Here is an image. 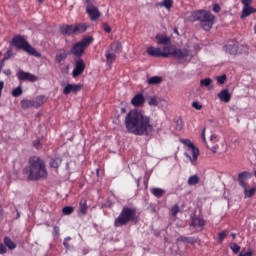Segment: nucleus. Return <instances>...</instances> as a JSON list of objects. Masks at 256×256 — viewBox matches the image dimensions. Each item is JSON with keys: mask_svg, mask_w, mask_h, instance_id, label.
<instances>
[{"mask_svg": "<svg viewBox=\"0 0 256 256\" xmlns=\"http://www.w3.org/2000/svg\"><path fill=\"white\" fill-rule=\"evenodd\" d=\"M128 133L137 136H148L154 127L151 118L139 110H131L124 121Z\"/></svg>", "mask_w": 256, "mask_h": 256, "instance_id": "f257e3e1", "label": "nucleus"}, {"mask_svg": "<svg viewBox=\"0 0 256 256\" xmlns=\"http://www.w3.org/2000/svg\"><path fill=\"white\" fill-rule=\"evenodd\" d=\"M23 175H27L28 181H39L48 176L45 162L38 156L30 157V165L22 170Z\"/></svg>", "mask_w": 256, "mask_h": 256, "instance_id": "f03ea898", "label": "nucleus"}, {"mask_svg": "<svg viewBox=\"0 0 256 256\" xmlns=\"http://www.w3.org/2000/svg\"><path fill=\"white\" fill-rule=\"evenodd\" d=\"M11 46L17 50H22L30 56L41 58V53L37 51L23 35L16 34L12 37Z\"/></svg>", "mask_w": 256, "mask_h": 256, "instance_id": "7ed1b4c3", "label": "nucleus"}, {"mask_svg": "<svg viewBox=\"0 0 256 256\" xmlns=\"http://www.w3.org/2000/svg\"><path fill=\"white\" fill-rule=\"evenodd\" d=\"M138 220L137 208L125 206L122 208L120 214L114 220V227L119 228L126 226L129 222Z\"/></svg>", "mask_w": 256, "mask_h": 256, "instance_id": "20e7f679", "label": "nucleus"}, {"mask_svg": "<svg viewBox=\"0 0 256 256\" xmlns=\"http://www.w3.org/2000/svg\"><path fill=\"white\" fill-rule=\"evenodd\" d=\"M191 19L193 22L199 21L200 26L204 31H210L215 24V16L211 14L209 11L199 10L195 11L191 15Z\"/></svg>", "mask_w": 256, "mask_h": 256, "instance_id": "39448f33", "label": "nucleus"}, {"mask_svg": "<svg viewBox=\"0 0 256 256\" xmlns=\"http://www.w3.org/2000/svg\"><path fill=\"white\" fill-rule=\"evenodd\" d=\"M93 43V36H86L83 37L80 41L76 42L73 47L71 48V54L77 58L81 59L85 50Z\"/></svg>", "mask_w": 256, "mask_h": 256, "instance_id": "423d86ee", "label": "nucleus"}, {"mask_svg": "<svg viewBox=\"0 0 256 256\" xmlns=\"http://www.w3.org/2000/svg\"><path fill=\"white\" fill-rule=\"evenodd\" d=\"M146 53L150 57H154V58H169L170 47L164 46L161 49L160 47L149 46L146 48Z\"/></svg>", "mask_w": 256, "mask_h": 256, "instance_id": "0eeeda50", "label": "nucleus"}, {"mask_svg": "<svg viewBox=\"0 0 256 256\" xmlns=\"http://www.w3.org/2000/svg\"><path fill=\"white\" fill-rule=\"evenodd\" d=\"M46 101L45 96H38L35 99L28 100V99H23L20 101V107L23 110L29 109V108H39L41 105L44 104Z\"/></svg>", "mask_w": 256, "mask_h": 256, "instance_id": "6e6552de", "label": "nucleus"}, {"mask_svg": "<svg viewBox=\"0 0 256 256\" xmlns=\"http://www.w3.org/2000/svg\"><path fill=\"white\" fill-rule=\"evenodd\" d=\"M183 143L190 149L192 157L188 153H186V156L191 161V164L193 166H195L197 158H198V155H199V149L195 148V146H194V144H193V142L191 140H183Z\"/></svg>", "mask_w": 256, "mask_h": 256, "instance_id": "1a4fd4ad", "label": "nucleus"}, {"mask_svg": "<svg viewBox=\"0 0 256 256\" xmlns=\"http://www.w3.org/2000/svg\"><path fill=\"white\" fill-rule=\"evenodd\" d=\"M18 81H30V83H36L38 77L30 72H25L24 70H19L16 73Z\"/></svg>", "mask_w": 256, "mask_h": 256, "instance_id": "9d476101", "label": "nucleus"}, {"mask_svg": "<svg viewBox=\"0 0 256 256\" xmlns=\"http://www.w3.org/2000/svg\"><path fill=\"white\" fill-rule=\"evenodd\" d=\"M156 39V43L158 45H162L164 47H168L171 45V38L167 36L165 33H158L154 37Z\"/></svg>", "mask_w": 256, "mask_h": 256, "instance_id": "9b49d317", "label": "nucleus"}, {"mask_svg": "<svg viewBox=\"0 0 256 256\" xmlns=\"http://www.w3.org/2000/svg\"><path fill=\"white\" fill-rule=\"evenodd\" d=\"M85 70V63L82 59H76L75 60V67H74V70H73V77H79L80 75L83 74Z\"/></svg>", "mask_w": 256, "mask_h": 256, "instance_id": "f8f14e48", "label": "nucleus"}, {"mask_svg": "<svg viewBox=\"0 0 256 256\" xmlns=\"http://www.w3.org/2000/svg\"><path fill=\"white\" fill-rule=\"evenodd\" d=\"M252 178V173L249 171H242L238 174V184L241 188H246L247 180Z\"/></svg>", "mask_w": 256, "mask_h": 256, "instance_id": "ddd939ff", "label": "nucleus"}, {"mask_svg": "<svg viewBox=\"0 0 256 256\" xmlns=\"http://www.w3.org/2000/svg\"><path fill=\"white\" fill-rule=\"evenodd\" d=\"M82 88V84H67L63 90L64 95H69L71 92L76 94Z\"/></svg>", "mask_w": 256, "mask_h": 256, "instance_id": "4468645a", "label": "nucleus"}, {"mask_svg": "<svg viewBox=\"0 0 256 256\" xmlns=\"http://www.w3.org/2000/svg\"><path fill=\"white\" fill-rule=\"evenodd\" d=\"M60 33L64 36L75 35L73 24H63L60 26Z\"/></svg>", "mask_w": 256, "mask_h": 256, "instance_id": "2eb2a0df", "label": "nucleus"}, {"mask_svg": "<svg viewBox=\"0 0 256 256\" xmlns=\"http://www.w3.org/2000/svg\"><path fill=\"white\" fill-rule=\"evenodd\" d=\"M86 13L89 15L91 21H97L99 17H101V13H99V9L97 7H92L86 9Z\"/></svg>", "mask_w": 256, "mask_h": 256, "instance_id": "dca6fc26", "label": "nucleus"}, {"mask_svg": "<svg viewBox=\"0 0 256 256\" xmlns=\"http://www.w3.org/2000/svg\"><path fill=\"white\" fill-rule=\"evenodd\" d=\"M192 227L194 228H200L201 230L205 226V220L201 218L200 216H194L191 218V224Z\"/></svg>", "mask_w": 256, "mask_h": 256, "instance_id": "f3484780", "label": "nucleus"}, {"mask_svg": "<svg viewBox=\"0 0 256 256\" xmlns=\"http://www.w3.org/2000/svg\"><path fill=\"white\" fill-rule=\"evenodd\" d=\"M145 103V97L143 94L138 93L131 99V104L135 107H140Z\"/></svg>", "mask_w": 256, "mask_h": 256, "instance_id": "a211bd4d", "label": "nucleus"}, {"mask_svg": "<svg viewBox=\"0 0 256 256\" xmlns=\"http://www.w3.org/2000/svg\"><path fill=\"white\" fill-rule=\"evenodd\" d=\"M173 55L177 60H184L189 57V50L188 49H178L176 50Z\"/></svg>", "mask_w": 256, "mask_h": 256, "instance_id": "6ab92c4d", "label": "nucleus"}, {"mask_svg": "<svg viewBox=\"0 0 256 256\" xmlns=\"http://www.w3.org/2000/svg\"><path fill=\"white\" fill-rule=\"evenodd\" d=\"M87 28H88L87 24H83V23L73 24L74 35L85 33Z\"/></svg>", "mask_w": 256, "mask_h": 256, "instance_id": "aec40b11", "label": "nucleus"}, {"mask_svg": "<svg viewBox=\"0 0 256 256\" xmlns=\"http://www.w3.org/2000/svg\"><path fill=\"white\" fill-rule=\"evenodd\" d=\"M123 50V45L120 41H114L110 44V51L115 54H120Z\"/></svg>", "mask_w": 256, "mask_h": 256, "instance_id": "412c9836", "label": "nucleus"}, {"mask_svg": "<svg viewBox=\"0 0 256 256\" xmlns=\"http://www.w3.org/2000/svg\"><path fill=\"white\" fill-rule=\"evenodd\" d=\"M218 98L225 102V103H228L231 101V98H232V95L231 93L229 92V90L227 89H224L222 90L219 94H218Z\"/></svg>", "mask_w": 256, "mask_h": 256, "instance_id": "4be33fe9", "label": "nucleus"}, {"mask_svg": "<svg viewBox=\"0 0 256 256\" xmlns=\"http://www.w3.org/2000/svg\"><path fill=\"white\" fill-rule=\"evenodd\" d=\"M256 13V9L251 6L243 7L241 19L249 17L251 14Z\"/></svg>", "mask_w": 256, "mask_h": 256, "instance_id": "5701e85b", "label": "nucleus"}, {"mask_svg": "<svg viewBox=\"0 0 256 256\" xmlns=\"http://www.w3.org/2000/svg\"><path fill=\"white\" fill-rule=\"evenodd\" d=\"M225 48H226V53L229 55H237L238 54V51H239L238 45L229 44V45H226Z\"/></svg>", "mask_w": 256, "mask_h": 256, "instance_id": "b1692460", "label": "nucleus"}, {"mask_svg": "<svg viewBox=\"0 0 256 256\" xmlns=\"http://www.w3.org/2000/svg\"><path fill=\"white\" fill-rule=\"evenodd\" d=\"M150 193H152L154 197H157L158 199H160L165 195L166 191L162 188H152L150 189Z\"/></svg>", "mask_w": 256, "mask_h": 256, "instance_id": "393cba45", "label": "nucleus"}, {"mask_svg": "<svg viewBox=\"0 0 256 256\" xmlns=\"http://www.w3.org/2000/svg\"><path fill=\"white\" fill-rule=\"evenodd\" d=\"M3 243L9 250H14L17 248V245L12 241L10 237H4Z\"/></svg>", "mask_w": 256, "mask_h": 256, "instance_id": "a878e982", "label": "nucleus"}, {"mask_svg": "<svg viewBox=\"0 0 256 256\" xmlns=\"http://www.w3.org/2000/svg\"><path fill=\"white\" fill-rule=\"evenodd\" d=\"M163 79L160 76H152L147 79L148 85H160L162 83Z\"/></svg>", "mask_w": 256, "mask_h": 256, "instance_id": "bb28decb", "label": "nucleus"}, {"mask_svg": "<svg viewBox=\"0 0 256 256\" xmlns=\"http://www.w3.org/2000/svg\"><path fill=\"white\" fill-rule=\"evenodd\" d=\"M87 210H88L87 201L86 200H81L79 202V214L84 216V215H86Z\"/></svg>", "mask_w": 256, "mask_h": 256, "instance_id": "cd10ccee", "label": "nucleus"}, {"mask_svg": "<svg viewBox=\"0 0 256 256\" xmlns=\"http://www.w3.org/2000/svg\"><path fill=\"white\" fill-rule=\"evenodd\" d=\"M173 4H174L173 0H164V1L156 4V6L164 7L167 10H170L173 7Z\"/></svg>", "mask_w": 256, "mask_h": 256, "instance_id": "c85d7f7f", "label": "nucleus"}, {"mask_svg": "<svg viewBox=\"0 0 256 256\" xmlns=\"http://www.w3.org/2000/svg\"><path fill=\"white\" fill-rule=\"evenodd\" d=\"M244 190V195L245 197H253L256 194V187H253L251 189L248 190L247 184L245 185V187H242Z\"/></svg>", "mask_w": 256, "mask_h": 256, "instance_id": "c756f323", "label": "nucleus"}, {"mask_svg": "<svg viewBox=\"0 0 256 256\" xmlns=\"http://www.w3.org/2000/svg\"><path fill=\"white\" fill-rule=\"evenodd\" d=\"M105 57L107 60V64H109V65H112L117 59V55L115 53H111V52L106 53Z\"/></svg>", "mask_w": 256, "mask_h": 256, "instance_id": "7c9ffc66", "label": "nucleus"}, {"mask_svg": "<svg viewBox=\"0 0 256 256\" xmlns=\"http://www.w3.org/2000/svg\"><path fill=\"white\" fill-rule=\"evenodd\" d=\"M177 241L179 242H183V243H189V244H195L196 243V239L194 237H184V236H180Z\"/></svg>", "mask_w": 256, "mask_h": 256, "instance_id": "2f4dec72", "label": "nucleus"}, {"mask_svg": "<svg viewBox=\"0 0 256 256\" xmlns=\"http://www.w3.org/2000/svg\"><path fill=\"white\" fill-rule=\"evenodd\" d=\"M66 58H67V53L65 50H63V52H60L56 55L55 61L56 63L61 64V62L66 60Z\"/></svg>", "mask_w": 256, "mask_h": 256, "instance_id": "473e14b6", "label": "nucleus"}, {"mask_svg": "<svg viewBox=\"0 0 256 256\" xmlns=\"http://www.w3.org/2000/svg\"><path fill=\"white\" fill-rule=\"evenodd\" d=\"M199 177L195 174L189 177L188 179V185L189 186H196L197 184H199Z\"/></svg>", "mask_w": 256, "mask_h": 256, "instance_id": "72a5a7b5", "label": "nucleus"}, {"mask_svg": "<svg viewBox=\"0 0 256 256\" xmlns=\"http://www.w3.org/2000/svg\"><path fill=\"white\" fill-rule=\"evenodd\" d=\"M23 94L22 86H18L15 89L12 90L11 95L13 97H19Z\"/></svg>", "mask_w": 256, "mask_h": 256, "instance_id": "f704fd0d", "label": "nucleus"}, {"mask_svg": "<svg viewBox=\"0 0 256 256\" xmlns=\"http://www.w3.org/2000/svg\"><path fill=\"white\" fill-rule=\"evenodd\" d=\"M230 249L235 255L239 254V252L241 251V247L236 243L230 244Z\"/></svg>", "mask_w": 256, "mask_h": 256, "instance_id": "c9c22d12", "label": "nucleus"}, {"mask_svg": "<svg viewBox=\"0 0 256 256\" xmlns=\"http://www.w3.org/2000/svg\"><path fill=\"white\" fill-rule=\"evenodd\" d=\"M229 232L228 231H222L218 234V242L219 243H223V240L226 239V237L228 236Z\"/></svg>", "mask_w": 256, "mask_h": 256, "instance_id": "e433bc0d", "label": "nucleus"}, {"mask_svg": "<svg viewBox=\"0 0 256 256\" xmlns=\"http://www.w3.org/2000/svg\"><path fill=\"white\" fill-rule=\"evenodd\" d=\"M211 83H213V80H211L210 78H205L200 81L201 87H209Z\"/></svg>", "mask_w": 256, "mask_h": 256, "instance_id": "4c0bfd02", "label": "nucleus"}, {"mask_svg": "<svg viewBox=\"0 0 256 256\" xmlns=\"http://www.w3.org/2000/svg\"><path fill=\"white\" fill-rule=\"evenodd\" d=\"M147 100H148V105L158 106V100L156 96L149 97Z\"/></svg>", "mask_w": 256, "mask_h": 256, "instance_id": "58836bf2", "label": "nucleus"}, {"mask_svg": "<svg viewBox=\"0 0 256 256\" xmlns=\"http://www.w3.org/2000/svg\"><path fill=\"white\" fill-rule=\"evenodd\" d=\"M62 212L65 214V215H70L74 212V207L72 206H66L62 209Z\"/></svg>", "mask_w": 256, "mask_h": 256, "instance_id": "ea45409f", "label": "nucleus"}, {"mask_svg": "<svg viewBox=\"0 0 256 256\" xmlns=\"http://www.w3.org/2000/svg\"><path fill=\"white\" fill-rule=\"evenodd\" d=\"M179 211H180V207H179L178 204H175V205L172 207V209H171L172 215H173L174 217L177 216V214L179 213Z\"/></svg>", "mask_w": 256, "mask_h": 256, "instance_id": "a19ab883", "label": "nucleus"}, {"mask_svg": "<svg viewBox=\"0 0 256 256\" xmlns=\"http://www.w3.org/2000/svg\"><path fill=\"white\" fill-rule=\"evenodd\" d=\"M50 166L54 169H58L59 168V162L57 159H51V162H50Z\"/></svg>", "mask_w": 256, "mask_h": 256, "instance_id": "79ce46f5", "label": "nucleus"}, {"mask_svg": "<svg viewBox=\"0 0 256 256\" xmlns=\"http://www.w3.org/2000/svg\"><path fill=\"white\" fill-rule=\"evenodd\" d=\"M71 240V237H67L64 239L63 245L66 248V250H70L71 246L69 245V241Z\"/></svg>", "mask_w": 256, "mask_h": 256, "instance_id": "37998d69", "label": "nucleus"}, {"mask_svg": "<svg viewBox=\"0 0 256 256\" xmlns=\"http://www.w3.org/2000/svg\"><path fill=\"white\" fill-rule=\"evenodd\" d=\"M226 80H227V76H226V75H222V76H219V77L217 78V82H218L220 85H223Z\"/></svg>", "mask_w": 256, "mask_h": 256, "instance_id": "c03bdc74", "label": "nucleus"}, {"mask_svg": "<svg viewBox=\"0 0 256 256\" xmlns=\"http://www.w3.org/2000/svg\"><path fill=\"white\" fill-rule=\"evenodd\" d=\"M94 2L95 0H86V9L94 8L95 7V5H93Z\"/></svg>", "mask_w": 256, "mask_h": 256, "instance_id": "a18cd8bd", "label": "nucleus"}, {"mask_svg": "<svg viewBox=\"0 0 256 256\" xmlns=\"http://www.w3.org/2000/svg\"><path fill=\"white\" fill-rule=\"evenodd\" d=\"M103 29L106 33H111L112 32V27L107 23L103 24Z\"/></svg>", "mask_w": 256, "mask_h": 256, "instance_id": "49530a36", "label": "nucleus"}, {"mask_svg": "<svg viewBox=\"0 0 256 256\" xmlns=\"http://www.w3.org/2000/svg\"><path fill=\"white\" fill-rule=\"evenodd\" d=\"M7 253V248L5 245H3L2 243H0V255H4Z\"/></svg>", "mask_w": 256, "mask_h": 256, "instance_id": "de8ad7c7", "label": "nucleus"}, {"mask_svg": "<svg viewBox=\"0 0 256 256\" xmlns=\"http://www.w3.org/2000/svg\"><path fill=\"white\" fill-rule=\"evenodd\" d=\"M34 148L40 150L42 148V144L40 142V140H34Z\"/></svg>", "mask_w": 256, "mask_h": 256, "instance_id": "09e8293b", "label": "nucleus"}, {"mask_svg": "<svg viewBox=\"0 0 256 256\" xmlns=\"http://www.w3.org/2000/svg\"><path fill=\"white\" fill-rule=\"evenodd\" d=\"M176 124V129L180 131L183 128V121L181 119H178Z\"/></svg>", "mask_w": 256, "mask_h": 256, "instance_id": "8fccbe9b", "label": "nucleus"}, {"mask_svg": "<svg viewBox=\"0 0 256 256\" xmlns=\"http://www.w3.org/2000/svg\"><path fill=\"white\" fill-rule=\"evenodd\" d=\"M192 107L195 108L196 110H201L203 108L202 105L198 102H193Z\"/></svg>", "mask_w": 256, "mask_h": 256, "instance_id": "3c124183", "label": "nucleus"}, {"mask_svg": "<svg viewBox=\"0 0 256 256\" xmlns=\"http://www.w3.org/2000/svg\"><path fill=\"white\" fill-rule=\"evenodd\" d=\"M253 0H242L241 3L244 5V7H250Z\"/></svg>", "mask_w": 256, "mask_h": 256, "instance_id": "603ef678", "label": "nucleus"}, {"mask_svg": "<svg viewBox=\"0 0 256 256\" xmlns=\"http://www.w3.org/2000/svg\"><path fill=\"white\" fill-rule=\"evenodd\" d=\"M53 235L54 236H59L60 235V228L58 226H54Z\"/></svg>", "mask_w": 256, "mask_h": 256, "instance_id": "864d4df0", "label": "nucleus"}, {"mask_svg": "<svg viewBox=\"0 0 256 256\" xmlns=\"http://www.w3.org/2000/svg\"><path fill=\"white\" fill-rule=\"evenodd\" d=\"M213 11L216 12V13L221 12V6L219 4H215L213 6Z\"/></svg>", "mask_w": 256, "mask_h": 256, "instance_id": "5fc2aeb1", "label": "nucleus"}, {"mask_svg": "<svg viewBox=\"0 0 256 256\" xmlns=\"http://www.w3.org/2000/svg\"><path fill=\"white\" fill-rule=\"evenodd\" d=\"M4 87H5V83L3 81H0V98L2 96V91H3Z\"/></svg>", "mask_w": 256, "mask_h": 256, "instance_id": "6e6d98bb", "label": "nucleus"}, {"mask_svg": "<svg viewBox=\"0 0 256 256\" xmlns=\"http://www.w3.org/2000/svg\"><path fill=\"white\" fill-rule=\"evenodd\" d=\"M239 256H253L252 252L240 253Z\"/></svg>", "mask_w": 256, "mask_h": 256, "instance_id": "4d7b16f0", "label": "nucleus"}, {"mask_svg": "<svg viewBox=\"0 0 256 256\" xmlns=\"http://www.w3.org/2000/svg\"><path fill=\"white\" fill-rule=\"evenodd\" d=\"M6 61V58H3L1 61H0V70L2 71L3 67H4V62Z\"/></svg>", "mask_w": 256, "mask_h": 256, "instance_id": "13d9d810", "label": "nucleus"}, {"mask_svg": "<svg viewBox=\"0 0 256 256\" xmlns=\"http://www.w3.org/2000/svg\"><path fill=\"white\" fill-rule=\"evenodd\" d=\"M205 131H206V129L204 128L203 131H202V139H203L204 143H206Z\"/></svg>", "mask_w": 256, "mask_h": 256, "instance_id": "bf43d9fd", "label": "nucleus"}, {"mask_svg": "<svg viewBox=\"0 0 256 256\" xmlns=\"http://www.w3.org/2000/svg\"><path fill=\"white\" fill-rule=\"evenodd\" d=\"M4 74H5L6 76H11L12 72H11L10 69H7V70L4 71Z\"/></svg>", "mask_w": 256, "mask_h": 256, "instance_id": "052dcab7", "label": "nucleus"}, {"mask_svg": "<svg viewBox=\"0 0 256 256\" xmlns=\"http://www.w3.org/2000/svg\"><path fill=\"white\" fill-rule=\"evenodd\" d=\"M218 146H212L211 151L215 154L217 153Z\"/></svg>", "mask_w": 256, "mask_h": 256, "instance_id": "680f3d73", "label": "nucleus"}, {"mask_svg": "<svg viewBox=\"0 0 256 256\" xmlns=\"http://www.w3.org/2000/svg\"><path fill=\"white\" fill-rule=\"evenodd\" d=\"M4 215V210L2 208V206H0V216H3Z\"/></svg>", "mask_w": 256, "mask_h": 256, "instance_id": "e2e57ef3", "label": "nucleus"}, {"mask_svg": "<svg viewBox=\"0 0 256 256\" xmlns=\"http://www.w3.org/2000/svg\"><path fill=\"white\" fill-rule=\"evenodd\" d=\"M174 34H177V35H179V31H178V28H174Z\"/></svg>", "mask_w": 256, "mask_h": 256, "instance_id": "0e129e2a", "label": "nucleus"}, {"mask_svg": "<svg viewBox=\"0 0 256 256\" xmlns=\"http://www.w3.org/2000/svg\"><path fill=\"white\" fill-rule=\"evenodd\" d=\"M136 184H137V187H140V180L139 179L136 180Z\"/></svg>", "mask_w": 256, "mask_h": 256, "instance_id": "69168bd1", "label": "nucleus"}, {"mask_svg": "<svg viewBox=\"0 0 256 256\" xmlns=\"http://www.w3.org/2000/svg\"><path fill=\"white\" fill-rule=\"evenodd\" d=\"M231 237H232L233 239H235V238H236V234L231 233Z\"/></svg>", "mask_w": 256, "mask_h": 256, "instance_id": "338daca9", "label": "nucleus"}, {"mask_svg": "<svg viewBox=\"0 0 256 256\" xmlns=\"http://www.w3.org/2000/svg\"><path fill=\"white\" fill-rule=\"evenodd\" d=\"M253 30H254V33L256 34V24L254 25Z\"/></svg>", "mask_w": 256, "mask_h": 256, "instance_id": "774afa93", "label": "nucleus"}]
</instances>
